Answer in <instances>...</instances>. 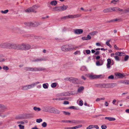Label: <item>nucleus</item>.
Instances as JSON below:
<instances>
[{"label": "nucleus", "instance_id": "19", "mask_svg": "<svg viewBox=\"0 0 129 129\" xmlns=\"http://www.w3.org/2000/svg\"><path fill=\"white\" fill-rule=\"evenodd\" d=\"M125 54L121 52H116L115 53V54L117 55L122 56L124 55L123 54Z\"/></svg>", "mask_w": 129, "mask_h": 129}, {"label": "nucleus", "instance_id": "38", "mask_svg": "<svg viewBox=\"0 0 129 129\" xmlns=\"http://www.w3.org/2000/svg\"><path fill=\"white\" fill-rule=\"evenodd\" d=\"M42 125L43 127H45L47 126V124L46 122H44L42 124Z\"/></svg>", "mask_w": 129, "mask_h": 129}, {"label": "nucleus", "instance_id": "6", "mask_svg": "<svg viewBox=\"0 0 129 129\" xmlns=\"http://www.w3.org/2000/svg\"><path fill=\"white\" fill-rule=\"evenodd\" d=\"M81 14H77L76 15H69L67 16L62 17L61 18V19H66L68 18H76L79 17H81Z\"/></svg>", "mask_w": 129, "mask_h": 129}, {"label": "nucleus", "instance_id": "13", "mask_svg": "<svg viewBox=\"0 0 129 129\" xmlns=\"http://www.w3.org/2000/svg\"><path fill=\"white\" fill-rule=\"evenodd\" d=\"M39 83V82H37L34 83H33L31 84L28 85L27 86V87L28 88V89H31L34 86L38 84Z\"/></svg>", "mask_w": 129, "mask_h": 129}, {"label": "nucleus", "instance_id": "31", "mask_svg": "<svg viewBox=\"0 0 129 129\" xmlns=\"http://www.w3.org/2000/svg\"><path fill=\"white\" fill-rule=\"evenodd\" d=\"M34 109L36 111H39L41 110V109L39 108H37L36 107H35L34 108Z\"/></svg>", "mask_w": 129, "mask_h": 129}, {"label": "nucleus", "instance_id": "35", "mask_svg": "<svg viewBox=\"0 0 129 129\" xmlns=\"http://www.w3.org/2000/svg\"><path fill=\"white\" fill-rule=\"evenodd\" d=\"M57 86V83H52L51 85V87H52L54 88L56 87Z\"/></svg>", "mask_w": 129, "mask_h": 129}, {"label": "nucleus", "instance_id": "14", "mask_svg": "<svg viewBox=\"0 0 129 129\" xmlns=\"http://www.w3.org/2000/svg\"><path fill=\"white\" fill-rule=\"evenodd\" d=\"M8 43H4L0 44V47L3 48H5L7 46Z\"/></svg>", "mask_w": 129, "mask_h": 129}, {"label": "nucleus", "instance_id": "17", "mask_svg": "<svg viewBox=\"0 0 129 129\" xmlns=\"http://www.w3.org/2000/svg\"><path fill=\"white\" fill-rule=\"evenodd\" d=\"M115 75L117 76L118 78H123L124 77L123 74L119 73H117L115 74Z\"/></svg>", "mask_w": 129, "mask_h": 129}, {"label": "nucleus", "instance_id": "21", "mask_svg": "<svg viewBox=\"0 0 129 129\" xmlns=\"http://www.w3.org/2000/svg\"><path fill=\"white\" fill-rule=\"evenodd\" d=\"M70 122L74 123L76 124H78L79 122V121L78 120H72L71 121L70 120Z\"/></svg>", "mask_w": 129, "mask_h": 129}, {"label": "nucleus", "instance_id": "48", "mask_svg": "<svg viewBox=\"0 0 129 129\" xmlns=\"http://www.w3.org/2000/svg\"><path fill=\"white\" fill-rule=\"evenodd\" d=\"M80 51H77L76 52H75L74 54L75 55H77V54H80Z\"/></svg>", "mask_w": 129, "mask_h": 129}, {"label": "nucleus", "instance_id": "28", "mask_svg": "<svg viewBox=\"0 0 129 129\" xmlns=\"http://www.w3.org/2000/svg\"><path fill=\"white\" fill-rule=\"evenodd\" d=\"M80 70L82 71H85L86 70V68L85 66H83L81 68Z\"/></svg>", "mask_w": 129, "mask_h": 129}, {"label": "nucleus", "instance_id": "49", "mask_svg": "<svg viewBox=\"0 0 129 129\" xmlns=\"http://www.w3.org/2000/svg\"><path fill=\"white\" fill-rule=\"evenodd\" d=\"M107 127V126L106 125H102L101 126V128L102 129H105Z\"/></svg>", "mask_w": 129, "mask_h": 129}, {"label": "nucleus", "instance_id": "44", "mask_svg": "<svg viewBox=\"0 0 129 129\" xmlns=\"http://www.w3.org/2000/svg\"><path fill=\"white\" fill-rule=\"evenodd\" d=\"M43 87L44 88L46 89L48 88V86L46 84H43Z\"/></svg>", "mask_w": 129, "mask_h": 129}, {"label": "nucleus", "instance_id": "32", "mask_svg": "<svg viewBox=\"0 0 129 129\" xmlns=\"http://www.w3.org/2000/svg\"><path fill=\"white\" fill-rule=\"evenodd\" d=\"M103 12L104 13H107L110 12V9H109V8L104 9L103 10Z\"/></svg>", "mask_w": 129, "mask_h": 129}, {"label": "nucleus", "instance_id": "57", "mask_svg": "<svg viewBox=\"0 0 129 129\" xmlns=\"http://www.w3.org/2000/svg\"><path fill=\"white\" fill-rule=\"evenodd\" d=\"M86 38L87 40H90L91 39V37L89 35H88Z\"/></svg>", "mask_w": 129, "mask_h": 129}, {"label": "nucleus", "instance_id": "58", "mask_svg": "<svg viewBox=\"0 0 129 129\" xmlns=\"http://www.w3.org/2000/svg\"><path fill=\"white\" fill-rule=\"evenodd\" d=\"M69 102L68 101H64L63 102V104H69Z\"/></svg>", "mask_w": 129, "mask_h": 129}, {"label": "nucleus", "instance_id": "59", "mask_svg": "<svg viewBox=\"0 0 129 129\" xmlns=\"http://www.w3.org/2000/svg\"><path fill=\"white\" fill-rule=\"evenodd\" d=\"M119 8L117 7H115V11L117 12L119 11Z\"/></svg>", "mask_w": 129, "mask_h": 129}, {"label": "nucleus", "instance_id": "23", "mask_svg": "<svg viewBox=\"0 0 129 129\" xmlns=\"http://www.w3.org/2000/svg\"><path fill=\"white\" fill-rule=\"evenodd\" d=\"M82 126V125L81 124L79 125L75 126L72 127V129H76L78 128L81 127Z\"/></svg>", "mask_w": 129, "mask_h": 129}, {"label": "nucleus", "instance_id": "51", "mask_svg": "<svg viewBox=\"0 0 129 129\" xmlns=\"http://www.w3.org/2000/svg\"><path fill=\"white\" fill-rule=\"evenodd\" d=\"M83 102L82 100H80L79 101V105L81 106H82L83 105Z\"/></svg>", "mask_w": 129, "mask_h": 129}, {"label": "nucleus", "instance_id": "10", "mask_svg": "<svg viewBox=\"0 0 129 129\" xmlns=\"http://www.w3.org/2000/svg\"><path fill=\"white\" fill-rule=\"evenodd\" d=\"M83 32V30L81 29H76L74 30V33L75 34H82Z\"/></svg>", "mask_w": 129, "mask_h": 129}, {"label": "nucleus", "instance_id": "47", "mask_svg": "<svg viewBox=\"0 0 129 129\" xmlns=\"http://www.w3.org/2000/svg\"><path fill=\"white\" fill-rule=\"evenodd\" d=\"M114 58H115V59L119 61V57L118 56H114Z\"/></svg>", "mask_w": 129, "mask_h": 129}, {"label": "nucleus", "instance_id": "26", "mask_svg": "<svg viewBox=\"0 0 129 129\" xmlns=\"http://www.w3.org/2000/svg\"><path fill=\"white\" fill-rule=\"evenodd\" d=\"M44 59L42 58H37L36 59L34 60L33 61L34 62L41 61L44 60Z\"/></svg>", "mask_w": 129, "mask_h": 129}, {"label": "nucleus", "instance_id": "52", "mask_svg": "<svg viewBox=\"0 0 129 129\" xmlns=\"http://www.w3.org/2000/svg\"><path fill=\"white\" fill-rule=\"evenodd\" d=\"M64 114L66 115H70V113L68 112L63 111Z\"/></svg>", "mask_w": 129, "mask_h": 129}, {"label": "nucleus", "instance_id": "4", "mask_svg": "<svg viewBox=\"0 0 129 129\" xmlns=\"http://www.w3.org/2000/svg\"><path fill=\"white\" fill-rule=\"evenodd\" d=\"M24 69L26 71H38L45 70V69L42 67H25L24 68Z\"/></svg>", "mask_w": 129, "mask_h": 129}, {"label": "nucleus", "instance_id": "42", "mask_svg": "<svg viewBox=\"0 0 129 129\" xmlns=\"http://www.w3.org/2000/svg\"><path fill=\"white\" fill-rule=\"evenodd\" d=\"M18 126L19 127L20 129H24V126L23 125L19 124L18 125Z\"/></svg>", "mask_w": 129, "mask_h": 129}, {"label": "nucleus", "instance_id": "30", "mask_svg": "<svg viewBox=\"0 0 129 129\" xmlns=\"http://www.w3.org/2000/svg\"><path fill=\"white\" fill-rule=\"evenodd\" d=\"M1 12L2 14H6L8 12V10L7 9V10H5L4 11H3V10H1Z\"/></svg>", "mask_w": 129, "mask_h": 129}, {"label": "nucleus", "instance_id": "27", "mask_svg": "<svg viewBox=\"0 0 129 129\" xmlns=\"http://www.w3.org/2000/svg\"><path fill=\"white\" fill-rule=\"evenodd\" d=\"M109 9L110 12H112L113 11H115V7H112L111 8H109Z\"/></svg>", "mask_w": 129, "mask_h": 129}, {"label": "nucleus", "instance_id": "12", "mask_svg": "<svg viewBox=\"0 0 129 129\" xmlns=\"http://www.w3.org/2000/svg\"><path fill=\"white\" fill-rule=\"evenodd\" d=\"M31 48L30 45L28 44L24 43L23 50H29Z\"/></svg>", "mask_w": 129, "mask_h": 129}, {"label": "nucleus", "instance_id": "62", "mask_svg": "<svg viewBox=\"0 0 129 129\" xmlns=\"http://www.w3.org/2000/svg\"><path fill=\"white\" fill-rule=\"evenodd\" d=\"M116 101L115 99H114L113 102H112V103L113 104L115 105V102H116Z\"/></svg>", "mask_w": 129, "mask_h": 129}, {"label": "nucleus", "instance_id": "2", "mask_svg": "<svg viewBox=\"0 0 129 129\" xmlns=\"http://www.w3.org/2000/svg\"><path fill=\"white\" fill-rule=\"evenodd\" d=\"M24 43L20 44L13 43L9 44V49L13 48L15 49L23 50Z\"/></svg>", "mask_w": 129, "mask_h": 129}, {"label": "nucleus", "instance_id": "63", "mask_svg": "<svg viewBox=\"0 0 129 129\" xmlns=\"http://www.w3.org/2000/svg\"><path fill=\"white\" fill-rule=\"evenodd\" d=\"M81 78L84 80H85L86 79V78H85L83 76H81Z\"/></svg>", "mask_w": 129, "mask_h": 129}, {"label": "nucleus", "instance_id": "43", "mask_svg": "<svg viewBox=\"0 0 129 129\" xmlns=\"http://www.w3.org/2000/svg\"><path fill=\"white\" fill-rule=\"evenodd\" d=\"M3 69L4 70H8V67L7 66H3Z\"/></svg>", "mask_w": 129, "mask_h": 129}, {"label": "nucleus", "instance_id": "61", "mask_svg": "<svg viewBox=\"0 0 129 129\" xmlns=\"http://www.w3.org/2000/svg\"><path fill=\"white\" fill-rule=\"evenodd\" d=\"M125 84H129V80H125Z\"/></svg>", "mask_w": 129, "mask_h": 129}, {"label": "nucleus", "instance_id": "18", "mask_svg": "<svg viewBox=\"0 0 129 129\" xmlns=\"http://www.w3.org/2000/svg\"><path fill=\"white\" fill-rule=\"evenodd\" d=\"M60 7H57L54 8L53 9V11H60Z\"/></svg>", "mask_w": 129, "mask_h": 129}, {"label": "nucleus", "instance_id": "60", "mask_svg": "<svg viewBox=\"0 0 129 129\" xmlns=\"http://www.w3.org/2000/svg\"><path fill=\"white\" fill-rule=\"evenodd\" d=\"M94 127L97 129L99 128V127L98 125H94Z\"/></svg>", "mask_w": 129, "mask_h": 129}, {"label": "nucleus", "instance_id": "24", "mask_svg": "<svg viewBox=\"0 0 129 129\" xmlns=\"http://www.w3.org/2000/svg\"><path fill=\"white\" fill-rule=\"evenodd\" d=\"M84 89V87L83 86H81L78 88L77 91L79 92H80L83 90Z\"/></svg>", "mask_w": 129, "mask_h": 129}, {"label": "nucleus", "instance_id": "37", "mask_svg": "<svg viewBox=\"0 0 129 129\" xmlns=\"http://www.w3.org/2000/svg\"><path fill=\"white\" fill-rule=\"evenodd\" d=\"M120 20V19H114L113 20H112L111 21H109V22H115L117 21H119Z\"/></svg>", "mask_w": 129, "mask_h": 129}, {"label": "nucleus", "instance_id": "55", "mask_svg": "<svg viewBox=\"0 0 129 129\" xmlns=\"http://www.w3.org/2000/svg\"><path fill=\"white\" fill-rule=\"evenodd\" d=\"M120 83H123L125 84V80H122L120 81Z\"/></svg>", "mask_w": 129, "mask_h": 129}, {"label": "nucleus", "instance_id": "45", "mask_svg": "<svg viewBox=\"0 0 129 129\" xmlns=\"http://www.w3.org/2000/svg\"><path fill=\"white\" fill-rule=\"evenodd\" d=\"M108 78L109 79H113L114 78V77L113 75H111L108 77Z\"/></svg>", "mask_w": 129, "mask_h": 129}, {"label": "nucleus", "instance_id": "64", "mask_svg": "<svg viewBox=\"0 0 129 129\" xmlns=\"http://www.w3.org/2000/svg\"><path fill=\"white\" fill-rule=\"evenodd\" d=\"M100 54V51H97L95 53V55H99Z\"/></svg>", "mask_w": 129, "mask_h": 129}, {"label": "nucleus", "instance_id": "39", "mask_svg": "<svg viewBox=\"0 0 129 129\" xmlns=\"http://www.w3.org/2000/svg\"><path fill=\"white\" fill-rule=\"evenodd\" d=\"M42 121V119L40 118L36 119V122L38 123H40Z\"/></svg>", "mask_w": 129, "mask_h": 129}, {"label": "nucleus", "instance_id": "3", "mask_svg": "<svg viewBox=\"0 0 129 129\" xmlns=\"http://www.w3.org/2000/svg\"><path fill=\"white\" fill-rule=\"evenodd\" d=\"M117 85V84L116 83H101L97 85V86L98 87L104 88L112 87Z\"/></svg>", "mask_w": 129, "mask_h": 129}, {"label": "nucleus", "instance_id": "20", "mask_svg": "<svg viewBox=\"0 0 129 129\" xmlns=\"http://www.w3.org/2000/svg\"><path fill=\"white\" fill-rule=\"evenodd\" d=\"M105 119H106L108 120L109 121H114L115 120V119L114 118L111 117H106Z\"/></svg>", "mask_w": 129, "mask_h": 129}, {"label": "nucleus", "instance_id": "33", "mask_svg": "<svg viewBox=\"0 0 129 129\" xmlns=\"http://www.w3.org/2000/svg\"><path fill=\"white\" fill-rule=\"evenodd\" d=\"M55 109L54 108H51L50 109L49 111H48L49 112L52 113H54Z\"/></svg>", "mask_w": 129, "mask_h": 129}, {"label": "nucleus", "instance_id": "34", "mask_svg": "<svg viewBox=\"0 0 129 129\" xmlns=\"http://www.w3.org/2000/svg\"><path fill=\"white\" fill-rule=\"evenodd\" d=\"M103 62H102V63L100 62L99 61H97L96 62V65L98 66H101L102 65Z\"/></svg>", "mask_w": 129, "mask_h": 129}, {"label": "nucleus", "instance_id": "56", "mask_svg": "<svg viewBox=\"0 0 129 129\" xmlns=\"http://www.w3.org/2000/svg\"><path fill=\"white\" fill-rule=\"evenodd\" d=\"M61 121L64 122H70V120H62Z\"/></svg>", "mask_w": 129, "mask_h": 129}, {"label": "nucleus", "instance_id": "29", "mask_svg": "<svg viewBox=\"0 0 129 129\" xmlns=\"http://www.w3.org/2000/svg\"><path fill=\"white\" fill-rule=\"evenodd\" d=\"M98 33V32L97 31H93L90 34L91 35L94 36L96 35Z\"/></svg>", "mask_w": 129, "mask_h": 129}, {"label": "nucleus", "instance_id": "40", "mask_svg": "<svg viewBox=\"0 0 129 129\" xmlns=\"http://www.w3.org/2000/svg\"><path fill=\"white\" fill-rule=\"evenodd\" d=\"M94 128V125H90L89 126L86 128L87 129H90Z\"/></svg>", "mask_w": 129, "mask_h": 129}, {"label": "nucleus", "instance_id": "36", "mask_svg": "<svg viewBox=\"0 0 129 129\" xmlns=\"http://www.w3.org/2000/svg\"><path fill=\"white\" fill-rule=\"evenodd\" d=\"M22 89L24 90H27L28 89L27 86H22Z\"/></svg>", "mask_w": 129, "mask_h": 129}, {"label": "nucleus", "instance_id": "5", "mask_svg": "<svg viewBox=\"0 0 129 129\" xmlns=\"http://www.w3.org/2000/svg\"><path fill=\"white\" fill-rule=\"evenodd\" d=\"M40 6L38 5H35L33 6L32 7L28 8L25 10V12H34L36 13V11L35 10L37 9Z\"/></svg>", "mask_w": 129, "mask_h": 129}, {"label": "nucleus", "instance_id": "9", "mask_svg": "<svg viewBox=\"0 0 129 129\" xmlns=\"http://www.w3.org/2000/svg\"><path fill=\"white\" fill-rule=\"evenodd\" d=\"M101 76V75H90L89 76L90 79H94L99 78Z\"/></svg>", "mask_w": 129, "mask_h": 129}, {"label": "nucleus", "instance_id": "50", "mask_svg": "<svg viewBox=\"0 0 129 129\" xmlns=\"http://www.w3.org/2000/svg\"><path fill=\"white\" fill-rule=\"evenodd\" d=\"M114 47L115 48V49L116 50H121V49H119L118 47L116 46V45H114Z\"/></svg>", "mask_w": 129, "mask_h": 129}, {"label": "nucleus", "instance_id": "8", "mask_svg": "<svg viewBox=\"0 0 129 129\" xmlns=\"http://www.w3.org/2000/svg\"><path fill=\"white\" fill-rule=\"evenodd\" d=\"M65 79L66 80H69V81L75 83H76L77 82L78 80V79L73 77L67 78H66Z\"/></svg>", "mask_w": 129, "mask_h": 129}, {"label": "nucleus", "instance_id": "25", "mask_svg": "<svg viewBox=\"0 0 129 129\" xmlns=\"http://www.w3.org/2000/svg\"><path fill=\"white\" fill-rule=\"evenodd\" d=\"M110 41L111 40H110L107 41L106 42V44L107 45L109 46L110 48H111L112 47V46L109 43Z\"/></svg>", "mask_w": 129, "mask_h": 129}, {"label": "nucleus", "instance_id": "41", "mask_svg": "<svg viewBox=\"0 0 129 129\" xmlns=\"http://www.w3.org/2000/svg\"><path fill=\"white\" fill-rule=\"evenodd\" d=\"M129 57L128 55H126L124 59V60L125 61H126L128 59Z\"/></svg>", "mask_w": 129, "mask_h": 129}, {"label": "nucleus", "instance_id": "15", "mask_svg": "<svg viewBox=\"0 0 129 129\" xmlns=\"http://www.w3.org/2000/svg\"><path fill=\"white\" fill-rule=\"evenodd\" d=\"M67 100L66 97L62 98V97H59L54 98L53 99L54 100Z\"/></svg>", "mask_w": 129, "mask_h": 129}, {"label": "nucleus", "instance_id": "54", "mask_svg": "<svg viewBox=\"0 0 129 129\" xmlns=\"http://www.w3.org/2000/svg\"><path fill=\"white\" fill-rule=\"evenodd\" d=\"M86 53L87 54H89L90 53V51L89 50H86Z\"/></svg>", "mask_w": 129, "mask_h": 129}, {"label": "nucleus", "instance_id": "16", "mask_svg": "<svg viewBox=\"0 0 129 129\" xmlns=\"http://www.w3.org/2000/svg\"><path fill=\"white\" fill-rule=\"evenodd\" d=\"M59 7L60 11L65 10L68 8V6L67 5H63L62 6Z\"/></svg>", "mask_w": 129, "mask_h": 129}, {"label": "nucleus", "instance_id": "11", "mask_svg": "<svg viewBox=\"0 0 129 129\" xmlns=\"http://www.w3.org/2000/svg\"><path fill=\"white\" fill-rule=\"evenodd\" d=\"M107 68L108 69H110L111 67V65H113V63L111 64V59L110 58H108L107 59Z\"/></svg>", "mask_w": 129, "mask_h": 129}, {"label": "nucleus", "instance_id": "53", "mask_svg": "<svg viewBox=\"0 0 129 129\" xmlns=\"http://www.w3.org/2000/svg\"><path fill=\"white\" fill-rule=\"evenodd\" d=\"M17 124L20 123L21 124H24V122L23 121H18L17 122Z\"/></svg>", "mask_w": 129, "mask_h": 129}, {"label": "nucleus", "instance_id": "22", "mask_svg": "<svg viewBox=\"0 0 129 129\" xmlns=\"http://www.w3.org/2000/svg\"><path fill=\"white\" fill-rule=\"evenodd\" d=\"M57 4V2L56 1H53L51 2L50 4L52 5H55Z\"/></svg>", "mask_w": 129, "mask_h": 129}, {"label": "nucleus", "instance_id": "1", "mask_svg": "<svg viewBox=\"0 0 129 129\" xmlns=\"http://www.w3.org/2000/svg\"><path fill=\"white\" fill-rule=\"evenodd\" d=\"M78 48V46H74L71 45L66 44L63 46L61 47V49L63 51L68 52L71 51L73 49L76 50Z\"/></svg>", "mask_w": 129, "mask_h": 129}, {"label": "nucleus", "instance_id": "7", "mask_svg": "<svg viewBox=\"0 0 129 129\" xmlns=\"http://www.w3.org/2000/svg\"><path fill=\"white\" fill-rule=\"evenodd\" d=\"M25 24L27 26H37L39 25V23L38 22H35L34 23H32L31 22L25 23Z\"/></svg>", "mask_w": 129, "mask_h": 129}, {"label": "nucleus", "instance_id": "46", "mask_svg": "<svg viewBox=\"0 0 129 129\" xmlns=\"http://www.w3.org/2000/svg\"><path fill=\"white\" fill-rule=\"evenodd\" d=\"M55 112L54 113H56V114H59L60 113V112L58 110L55 109Z\"/></svg>", "mask_w": 129, "mask_h": 129}]
</instances>
